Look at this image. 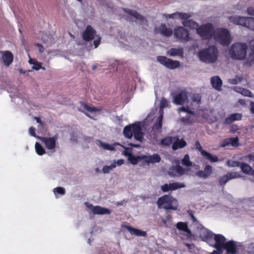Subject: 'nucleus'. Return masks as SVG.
Returning a JSON list of instances; mask_svg holds the SVG:
<instances>
[{
  "mask_svg": "<svg viewBox=\"0 0 254 254\" xmlns=\"http://www.w3.org/2000/svg\"><path fill=\"white\" fill-rule=\"evenodd\" d=\"M218 51L214 45L203 49L197 53L199 60L205 63L211 64L216 61L218 58Z\"/></svg>",
  "mask_w": 254,
  "mask_h": 254,
  "instance_id": "1",
  "label": "nucleus"
},
{
  "mask_svg": "<svg viewBox=\"0 0 254 254\" xmlns=\"http://www.w3.org/2000/svg\"><path fill=\"white\" fill-rule=\"evenodd\" d=\"M248 46L245 43H234L229 50V55L233 59L243 60L247 55Z\"/></svg>",
  "mask_w": 254,
  "mask_h": 254,
  "instance_id": "2",
  "label": "nucleus"
},
{
  "mask_svg": "<svg viewBox=\"0 0 254 254\" xmlns=\"http://www.w3.org/2000/svg\"><path fill=\"white\" fill-rule=\"evenodd\" d=\"M124 136L127 138H131L134 135V138L139 142L143 140V133L141 127L137 124L129 125L125 127L123 131Z\"/></svg>",
  "mask_w": 254,
  "mask_h": 254,
  "instance_id": "3",
  "label": "nucleus"
},
{
  "mask_svg": "<svg viewBox=\"0 0 254 254\" xmlns=\"http://www.w3.org/2000/svg\"><path fill=\"white\" fill-rule=\"evenodd\" d=\"M157 204L159 208H163L166 210H177L178 206L177 200L170 195H164L159 197Z\"/></svg>",
  "mask_w": 254,
  "mask_h": 254,
  "instance_id": "4",
  "label": "nucleus"
},
{
  "mask_svg": "<svg viewBox=\"0 0 254 254\" xmlns=\"http://www.w3.org/2000/svg\"><path fill=\"white\" fill-rule=\"evenodd\" d=\"M229 20L234 24L254 30V18L233 15L228 17Z\"/></svg>",
  "mask_w": 254,
  "mask_h": 254,
  "instance_id": "5",
  "label": "nucleus"
},
{
  "mask_svg": "<svg viewBox=\"0 0 254 254\" xmlns=\"http://www.w3.org/2000/svg\"><path fill=\"white\" fill-rule=\"evenodd\" d=\"M216 41L223 45H228L231 42V36L229 31L227 29H218L214 33Z\"/></svg>",
  "mask_w": 254,
  "mask_h": 254,
  "instance_id": "6",
  "label": "nucleus"
},
{
  "mask_svg": "<svg viewBox=\"0 0 254 254\" xmlns=\"http://www.w3.org/2000/svg\"><path fill=\"white\" fill-rule=\"evenodd\" d=\"M197 33L203 39H208L213 34V27L210 23L202 25L196 29Z\"/></svg>",
  "mask_w": 254,
  "mask_h": 254,
  "instance_id": "7",
  "label": "nucleus"
},
{
  "mask_svg": "<svg viewBox=\"0 0 254 254\" xmlns=\"http://www.w3.org/2000/svg\"><path fill=\"white\" fill-rule=\"evenodd\" d=\"M189 168H184L180 165L170 167L168 170V175L172 177H178L188 174Z\"/></svg>",
  "mask_w": 254,
  "mask_h": 254,
  "instance_id": "8",
  "label": "nucleus"
},
{
  "mask_svg": "<svg viewBox=\"0 0 254 254\" xmlns=\"http://www.w3.org/2000/svg\"><path fill=\"white\" fill-rule=\"evenodd\" d=\"M215 244L213 247L216 249V250L210 254H221L223 253L224 246L225 245L226 239L222 235L218 234L214 235Z\"/></svg>",
  "mask_w": 254,
  "mask_h": 254,
  "instance_id": "9",
  "label": "nucleus"
},
{
  "mask_svg": "<svg viewBox=\"0 0 254 254\" xmlns=\"http://www.w3.org/2000/svg\"><path fill=\"white\" fill-rule=\"evenodd\" d=\"M157 60L161 64L169 69H175L180 65L179 61H173L164 56H158Z\"/></svg>",
  "mask_w": 254,
  "mask_h": 254,
  "instance_id": "10",
  "label": "nucleus"
},
{
  "mask_svg": "<svg viewBox=\"0 0 254 254\" xmlns=\"http://www.w3.org/2000/svg\"><path fill=\"white\" fill-rule=\"evenodd\" d=\"M174 104L178 105H182L189 102L188 92L186 90H182L177 93L173 100Z\"/></svg>",
  "mask_w": 254,
  "mask_h": 254,
  "instance_id": "11",
  "label": "nucleus"
},
{
  "mask_svg": "<svg viewBox=\"0 0 254 254\" xmlns=\"http://www.w3.org/2000/svg\"><path fill=\"white\" fill-rule=\"evenodd\" d=\"M241 247L237 242L234 241L227 242L224 246L223 250L226 251V254H238Z\"/></svg>",
  "mask_w": 254,
  "mask_h": 254,
  "instance_id": "12",
  "label": "nucleus"
},
{
  "mask_svg": "<svg viewBox=\"0 0 254 254\" xmlns=\"http://www.w3.org/2000/svg\"><path fill=\"white\" fill-rule=\"evenodd\" d=\"M242 177L241 175L237 172H229L227 174L220 177L219 184L221 186H224L230 180Z\"/></svg>",
  "mask_w": 254,
  "mask_h": 254,
  "instance_id": "13",
  "label": "nucleus"
},
{
  "mask_svg": "<svg viewBox=\"0 0 254 254\" xmlns=\"http://www.w3.org/2000/svg\"><path fill=\"white\" fill-rule=\"evenodd\" d=\"M174 35L178 39L188 41L189 40V31L182 26H177L174 29Z\"/></svg>",
  "mask_w": 254,
  "mask_h": 254,
  "instance_id": "14",
  "label": "nucleus"
},
{
  "mask_svg": "<svg viewBox=\"0 0 254 254\" xmlns=\"http://www.w3.org/2000/svg\"><path fill=\"white\" fill-rule=\"evenodd\" d=\"M123 10L126 13L139 21L141 24L145 25L147 24L148 20L144 16L139 13L136 10L127 8H123Z\"/></svg>",
  "mask_w": 254,
  "mask_h": 254,
  "instance_id": "15",
  "label": "nucleus"
},
{
  "mask_svg": "<svg viewBox=\"0 0 254 254\" xmlns=\"http://www.w3.org/2000/svg\"><path fill=\"white\" fill-rule=\"evenodd\" d=\"M186 185L183 183L175 182L170 183L169 184H165L161 186V190L163 192H167L169 191H173L179 189L183 188Z\"/></svg>",
  "mask_w": 254,
  "mask_h": 254,
  "instance_id": "16",
  "label": "nucleus"
},
{
  "mask_svg": "<svg viewBox=\"0 0 254 254\" xmlns=\"http://www.w3.org/2000/svg\"><path fill=\"white\" fill-rule=\"evenodd\" d=\"M57 138L58 137L56 136L50 138L39 137V139L44 143L46 148L49 150H52L53 152L55 151Z\"/></svg>",
  "mask_w": 254,
  "mask_h": 254,
  "instance_id": "17",
  "label": "nucleus"
},
{
  "mask_svg": "<svg viewBox=\"0 0 254 254\" xmlns=\"http://www.w3.org/2000/svg\"><path fill=\"white\" fill-rule=\"evenodd\" d=\"M85 205L95 214H109L111 213L109 209L99 206H94L88 202H85Z\"/></svg>",
  "mask_w": 254,
  "mask_h": 254,
  "instance_id": "18",
  "label": "nucleus"
},
{
  "mask_svg": "<svg viewBox=\"0 0 254 254\" xmlns=\"http://www.w3.org/2000/svg\"><path fill=\"white\" fill-rule=\"evenodd\" d=\"M95 30L90 25H87L86 29L82 32V39L85 41H90L94 38Z\"/></svg>",
  "mask_w": 254,
  "mask_h": 254,
  "instance_id": "19",
  "label": "nucleus"
},
{
  "mask_svg": "<svg viewBox=\"0 0 254 254\" xmlns=\"http://www.w3.org/2000/svg\"><path fill=\"white\" fill-rule=\"evenodd\" d=\"M192 14L190 13H183L179 12H176L172 14H163V16L166 18H172L173 19H186L190 18L192 16Z\"/></svg>",
  "mask_w": 254,
  "mask_h": 254,
  "instance_id": "20",
  "label": "nucleus"
},
{
  "mask_svg": "<svg viewBox=\"0 0 254 254\" xmlns=\"http://www.w3.org/2000/svg\"><path fill=\"white\" fill-rule=\"evenodd\" d=\"M212 167L210 165H206L204 167L203 170L196 172L195 175L199 178L206 179L212 175Z\"/></svg>",
  "mask_w": 254,
  "mask_h": 254,
  "instance_id": "21",
  "label": "nucleus"
},
{
  "mask_svg": "<svg viewBox=\"0 0 254 254\" xmlns=\"http://www.w3.org/2000/svg\"><path fill=\"white\" fill-rule=\"evenodd\" d=\"M0 54L2 55L1 60L4 65L8 66L13 61V55L8 51H1Z\"/></svg>",
  "mask_w": 254,
  "mask_h": 254,
  "instance_id": "22",
  "label": "nucleus"
},
{
  "mask_svg": "<svg viewBox=\"0 0 254 254\" xmlns=\"http://www.w3.org/2000/svg\"><path fill=\"white\" fill-rule=\"evenodd\" d=\"M159 33L166 37H170L173 34V30L170 28H168L164 23L161 24L156 30Z\"/></svg>",
  "mask_w": 254,
  "mask_h": 254,
  "instance_id": "23",
  "label": "nucleus"
},
{
  "mask_svg": "<svg viewBox=\"0 0 254 254\" xmlns=\"http://www.w3.org/2000/svg\"><path fill=\"white\" fill-rule=\"evenodd\" d=\"M199 235L201 239L205 241H208L211 240L214 235L211 231L205 228L200 229Z\"/></svg>",
  "mask_w": 254,
  "mask_h": 254,
  "instance_id": "24",
  "label": "nucleus"
},
{
  "mask_svg": "<svg viewBox=\"0 0 254 254\" xmlns=\"http://www.w3.org/2000/svg\"><path fill=\"white\" fill-rule=\"evenodd\" d=\"M142 158L147 163H159L161 161V157L159 154L157 153L153 154L152 155H144L142 157Z\"/></svg>",
  "mask_w": 254,
  "mask_h": 254,
  "instance_id": "25",
  "label": "nucleus"
},
{
  "mask_svg": "<svg viewBox=\"0 0 254 254\" xmlns=\"http://www.w3.org/2000/svg\"><path fill=\"white\" fill-rule=\"evenodd\" d=\"M210 82L213 88L218 91L221 90L222 81L218 76L212 77L210 79Z\"/></svg>",
  "mask_w": 254,
  "mask_h": 254,
  "instance_id": "26",
  "label": "nucleus"
},
{
  "mask_svg": "<svg viewBox=\"0 0 254 254\" xmlns=\"http://www.w3.org/2000/svg\"><path fill=\"white\" fill-rule=\"evenodd\" d=\"M167 55L170 57L179 56L184 57V49L183 48H171L167 52Z\"/></svg>",
  "mask_w": 254,
  "mask_h": 254,
  "instance_id": "27",
  "label": "nucleus"
},
{
  "mask_svg": "<svg viewBox=\"0 0 254 254\" xmlns=\"http://www.w3.org/2000/svg\"><path fill=\"white\" fill-rule=\"evenodd\" d=\"M175 140L173 141L172 148L173 150H176L180 148H182L186 146L187 143L184 139H180L177 137H175Z\"/></svg>",
  "mask_w": 254,
  "mask_h": 254,
  "instance_id": "28",
  "label": "nucleus"
},
{
  "mask_svg": "<svg viewBox=\"0 0 254 254\" xmlns=\"http://www.w3.org/2000/svg\"><path fill=\"white\" fill-rule=\"evenodd\" d=\"M240 167L243 173L254 177V170L249 164L246 163H241Z\"/></svg>",
  "mask_w": 254,
  "mask_h": 254,
  "instance_id": "29",
  "label": "nucleus"
},
{
  "mask_svg": "<svg viewBox=\"0 0 254 254\" xmlns=\"http://www.w3.org/2000/svg\"><path fill=\"white\" fill-rule=\"evenodd\" d=\"M242 118V115L240 113H234L231 114L229 117L226 118L224 121L225 124H230L235 121L240 120Z\"/></svg>",
  "mask_w": 254,
  "mask_h": 254,
  "instance_id": "30",
  "label": "nucleus"
},
{
  "mask_svg": "<svg viewBox=\"0 0 254 254\" xmlns=\"http://www.w3.org/2000/svg\"><path fill=\"white\" fill-rule=\"evenodd\" d=\"M127 230L132 235H135L137 236L145 237L146 235V232L139 229L134 228L131 226H127L126 227Z\"/></svg>",
  "mask_w": 254,
  "mask_h": 254,
  "instance_id": "31",
  "label": "nucleus"
},
{
  "mask_svg": "<svg viewBox=\"0 0 254 254\" xmlns=\"http://www.w3.org/2000/svg\"><path fill=\"white\" fill-rule=\"evenodd\" d=\"M189 18H190L182 19L184 20L182 22V24L185 27H189L192 29H197L198 27V24L192 20L189 19Z\"/></svg>",
  "mask_w": 254,
  "mask_h": 254,
  "instance_id": "32",
  "label": "nucleus"
},
{
  "mask_svg": "<svg viewBox=\"0 0 254 254\" xmlns=\"http://www.w3.org/2000/svg\"><path fill=\"white\" fill-rule=\"evenodd\" d=\"M175 140V137L168 136L164 138L161 140V145L163 146H169L173 144V141Z\"/></svg>",
  "mask_w": 254,
  "mask_h": 254,
  "instance_id": "33",
  "label": "nucleus"
},
{
  "mask_svg": "<svg viewBox=\"0 0 254 254\" xmlns=\"http://www.w3.org/2000/svg\"><path fill=\"white\" fill-rule=\"evenodd\" d=\"M202 155L212 162H216L218 161V158L216 155H213L206 151H203Z\"/></svg>",
  "mask_w": 254,
  "mask_h": 254,
  "instance_id": "34",
  "label": "nucleus"
},
{
  "mask_svg": "<svg viewBox=\"0 0 254 254\" xmlns=\"http://www.w3.org/2000/svg\"><path fill=\"white\" fill-rule=\"evenodd\" d=\"M177 228L180 230L184 231L187 233L188 235H191V231L188 228L186 223L180 222L177 224Z\"/></svg>",
  "mask_w": 254,
  "mask_h": 254,
  "instance_id": "35",
  "label": "nucleus"
},
{
  "mask_svg": "<svg viewBox=\"0 0 254 254\" xmlns=\"http://www.w3.org/2000/svg\"><path fill=\"white\" fill-rule=\"evenodd\" d=\"M162 120H163V114L161 113L160 115V116H159V117L158 118L156 122L154 124V125L153 126V128L154 129L159 130L162 127Z\"/></svg>",
  "mask_w": 254,
  "mask_h": 254,
  "instance_id": "36",
  "label": "nucleus"
},
{
  "mask_svg": "<svg viewBox=\"0 0 254 254\" xmlns=\"http://www.w3.org/2000/svg\"><path fill=\"white\" fill-rule=\"evenodd\" d=\"M243 79V76L242 75H236L234 78L228 79V82L230 84L235 85L238 83H240L242 81Z\"/></svg>",
  "mask_w": 254,
  "mask_h": 254,
  "instance_id": "37",
  "label": "nucleus"
},
{
  "mask_svg": "<svg viewBox=\"0 0 254 254\" xmlns=\"http://www.w3.org/2000/svg\"><path fill=\"white\" fill-rule=\"evenodd\" d=\"M97 141L99 143L100 145L104 149L110 150V151H114L115 150V148L114 146L110 145L107 143L103 142L100 140H97Z\"/></svg>",
  "mask_w": 254,
  "mask_h": 254,
  "instance_id": "38",
  "label": "nucleus"
},
{
  "mask_svg": "<svg viewBox=\"0 0 254 254\" xmlns=\"http://www.w3.org/2000/svg\"><path fill=\"white\" fill-rule=\"evenodd\" d=\"M182 164L187 167H190L192 165V163L190 160V157L188 154H186L184 158L181 160Z\"/></svg>",
  "mask_w": 254,
  "mask_h": 254,
  "instance_id": "39",
  "label": "nucleus"
},
{
  "mask_svg": "<svg viewBox=\"0 0 254 254\" xmlns=\"http://www.w3.org/2000/svg\"><path fill=\"white\" fill-rule=\"evenodd\" d=\"M116 167V162L111 164L110 166H105L102 168V172L104 174H107L110 172L114 168Z\"/></svg>",
  "mask_w": 254,
  "mask_h": 254,
  "instance_id": "40",
  "label": "nucleus"
},
{
  "mask_svg": "<svg viewBox=\"0 0 254 254\" xmlns=\"http://www.w3.org/2000/svg\"><path fill=\"white\" fill-rule=\"evenodd\" d=\"M81 104L83 105L84 108L87 110L88 111H89V112L93 113L97 111H101V109L100 108L90 107L88 105L83 103H82Z\"/></svg>",
  "mask_w": 254,
  "mask_h": 254,
  "instance_id": "41",
  "label": "nucleus"
},
{
  "mask_svg": "<svg viewBox=\"0 0 254 254\" xmlns=\"http://www.w3.org/2000/svg\"><path fill=\"white\" fill-rule=\"evenodd\" d=\"M35 149L37 153L40 155H42L45 153V149L38 142H36L35 144Z\"/></svg>",
  "mask_w": 254,
  "mask_h": 254,
  "instance_id": "42",
  "label": "nucleus"
},
{
  "mask_svg": "<svg viewBox=\"0 0 254 254\" xmlns=\"http://www.w3.org/2000/svg\"><path fill=\"white\" fill-rule=\"evenodd\" d=\"M250 48L252 52L249 55L248 59L250 62H252L254 61V40L250 42Z\"/></svg>",
  "mask_w": 254,
  "mask_h": 254,
  "instance_id": "43",
  "label": "nucleus"
},
{
  "mask_svg": "<svg viewBox=\"0 0 254 254\" xmlns=\"http://www.w3.org/2000/svg\"><path fill=\"white\" fill-rule=\"evenodd\" d=\"M238 92L240 93L242 95L245 96H248L250 97H254L253 93L249 90L247 89L240 88V90Z\"/></svg>",
  "mask_w": 254,
  "mask_h": 254,
  "instance_id": "44",
  "label": "nucleus"
},
{
  "mask_svg": "<svg viewBox=\"0 0 254 254\" xmlns=\"http://www.w3.org/2000/svg\"><path fill=\"white\" fill-rule=\"evenodd\" d=\"M241 162L237 161L228 160L227 161V165L229 167H236L240 166Z\"/></svg>",
  "mask_w": 254,
  "mask_h": 254,
  "instance_id": "45",
  "label": "nucleus"
},
{
  "mask_svg": "<svg viewBox=\"0 0 254 254\" xmlns=\"http://www.w3.org/2000/svg\"><path fill=\"white\" fill-rule=\"evenodd\" d=\"M178 112H187L189 114H190L191 115H194V112L193 111H192L190 110H189L188 107H182L178 109Z\"/></svg>",
  "mask_w": 254,
  "mask_h": 254,
  "instance_id": "46",
  "label": "nucleus"
},
{
  "mask_svg": "<svg viewBox=\"0 0 254 254\" xmlns=\"http://www.w3.org/2000/svg\"><path fill=\"white\" fill-rule=\"evenodd\" d=\"M122 146L125 149L124 151V155L128 157L131 156L132 155V149L130 148L126 147L124 145H122Z\"/></svg>",
  "mask_w": 254,
  "mask_h": 254,
  "instance_id": "47",
  "label": "nucleus"
},
{
  "mask_svg": "<svg viewBox=\"0 0 254 254\" xmlns=\"http://www.w3.org/2000/svg\"><path fill=\"white\" fill-rule=\"evenodd\" d=\"M128 159L131 164L135 165L137 163L138 161L140 159V157L139 156H134L131 155V156L128 157Z\"/></svg>",
  "mask_w": 254,
  "mask_h": 254,
  "instance_id": "48",
  "label": "nucleus"
},
{
  "mask_svg": "<svg viewBox=\"0 0 254 254\" xmlns=\"http://www.w3.org/2000/svg\"><path fill=\"white\" fill-rule=\"evenodd\" d=\"M32 68L36 70H38L40 68L43 70H45V68L44 67H42L41 66V64L37 61H34V66L32 67Z\"/></svg>",
  "mask_w": 254,
  "mask_h": 254,
  "instance_id": "49",
  "label": "nucleus"
},
{
  "mask_svg": "<svg viewBox=\"0 0 254 254\" xmlns=\"http://www.w3.org/2000/svg\"><path fill=\"white\" fill-rule=\"evenodd\" d=\"M228 143L231 144L233 146H238L239 145V139L238 137L230 138Z\"/></svg>",
  "mask_w": 254,
  "mask_h": 254,
  "instance_id": "50",
  "label": "nucleus"
},
{
  "mask_svg": "<svg viewBox=\"0 0 254 254\" xmlns=\"http://www.w3.org/2000/svg\"><path fill=\"white\" fill-rule=\"evenodd\" d=\"M168 104L167 101L164 98H162L160 103V108L162 109L168 107Z\"/></svg>",
  "mask_w": 254,
  "mask_h": 254,
  "instance_id": "51",
  "label": "nucleus"
},
{
  "mask_svg": "<svg viewBox=\"0 0 254 254\" xmlns=\"http://www.w3.org/2000/svg\"><path fill=\"white\" fill-rule=\"evenodd\" d=\"M55 193H58L61 194H64L65 193V190L62 187H57L54 190Z\"/></svg>",
  "mask_w": 254,
  "mask_h": 254,
  "instance_id": "52",
  "label": "nucleus"
},
{
  "mask_svg": "<svg viewBox=\"0 0 254 254\" xmlns=\"http://www.w3.org/2000/svg\"><path fill=\"white\" fill-rule=\"evenodd\" d=\"M192 100L193 102H196L197 104L200 103V101H201V97L198 94H194L192 96Z\"/></svg>",
  "mask_w": 254,
  "mask_h": 254,
  "instance_id": "53",
  "label": "nucleus"
},
{
  "mask_svg": "<svg viewBox=\"0 0 254 254\" xmlns=\"http://www.w3.org/2000/svg\"><path fill=\"white\" fill-rule=\"evenodd\" d=\"M29 133L31 135L36 137L39 139V137H40L39 136H37L35 133V128L33 127H30L29 129Z\"/></svg>",
  "mask_w": 254,
  "mask_h": 254,
  "instance_id": "54",
  "label": "nucleus"
},
{
  "mask_svg": "<svg viewBox=\"0 0 254 254\" xmlns=\"http://www.w3.org/2000/svg\"><path fill=\"white\" fill-rule=\"evenodd\" d=\"M195 146L196 147V148L201 152V155L202 154L203 151H205V150L202 149V148L199 141H197L195 142Z\"/></svg>",
  "mask_w": 254,
  "mask_h": 254,
  "instance_id": "55",
  "label": "nucleus"
},
{
  "mask_svg": "<svg viewBox=\"0 0 254 254\" xmlns=\"http://www.w3.org/2000/svg\"><path fill=\"white\" fill-rule=\"evenodd\" d=\"M247 13L251 15L254 16V7L253 6L249 7L247 8Z\"/></svg>",
  "mask_w": 254,
  "mask_h": 254,
  "instance_id": "56",
  "label": "nucleus"
},
{
  "mask_svg": "<svg viewBox=\"0 0 254 254\" xmlns=\"http://www.w3.org/2000/svg\"><path fill=\"white\" fill-rule=\"evenodd\" d=\"M36 46L38 48L39 52L41 53H42L44 52L45 48L44 47L40 44H36Z\"/></svg>",
  "mask_w": 254,
  "mask_h": 254,
  "instance_id": "57",
  "label": "nucleus"
},
{
  "mask_svg": "<svg viewBox=\"0 0 254 254\" xmlns=\"http://www.w3.org/2000/svg\"><path fill=\"white\" fill-rule=\"evenodd\" d=\"M188 213L191 216L193 221H196V219L193 215V211L191 210H189L187 211Z\"/></svg>",
  "mask_w": 254,
  "mask_h": 254,
  "instance_id": "58",
  "label": "nucleus"
},
{
  "mask_svg": "<svg viewBox=\"0 0 254 254\" xmlns=\"http://www.w3.org/2000/svg\"><path fill=\"white\" fill-rule=\"evenodd\" d=\"M34 119L36 120L37 123H39L42 127H44V124L39 118L35 117Z\"/></svg>",
  "mask_w": 254,
  "mask_h": 254,
  "instance_id": "59",
  "label": "nucleus"
},
{
  "mask_svg": "<svg viewBox=\"0 0 254 254\" xmlns=\"http://www.w3.org/2000/svg\"><path fill=\"white\" fill-rule=\"evenodd\" d=\"M100 39H99L97 40H95L94 41V45L95 48H96L99 46V45L100 44Z\"/></svg>",
  "mask_w": 254,
  "mask_h": 254,
  "instance_id": "60",
  "label": "nucleus"
},
{
  "mask_svg": "<svg viewBox=\"0 0 254 254\" xmlns=\"http://www.w3.org/2000/svg\"><path fill=\"white\" fill-rule=\"evenodd\" d=\"M248 158L250 161H254V155L253 154H250Z\"/></svg>",
  "mask_w": 254,
  "mask_h": 254,
  "instance_id": "61",
  "label": "nucleus"
},
{
  "mask_svg": "<svg viewBox=\"0 0 254 254\" xmlns=\"http://www.w3.org/2000/svg\"><path fill=\"white\" fill-rule=\"evenodd\" d=\"M251 111L253 114H254V102L251 103Z\"/></svg>",
  "mask_w": 254,
  "mask_h": 254,
  "instance_id": "62",
  "label": "nucleus"
},
{
  "mask_svg": "<svg viewBox=\"0 0 254 254\" xmlns=\"http://www.w3.org/2000/svg\"><path fill=\"white\" fill-rule=\"evenodd\" d=\"M181 122L184 123H188L189 121V118L183 117L181 119Z\"/></svg>",
  "mask_w": 254,
  "mask_h": 254,
  "instance_id": "63",
  "label": "nucleus"
},
{
  "mask_svg": "<svg viewBox=\"0 0 254 254\" xmlns=\"http://www.w3.org/2000/svg\"><path fill=\"white\" fill-rule=\"evenodd\" d=\"M124 161L123 159H120L117 161V162L116 163L118 164V165L120 166L122 165L124 163Z\"/></svg>",
  "mask_w": 254,
  "mask_h": 254,
  "instance_id": "64",
  "label": "nucleus"
}]
</instances>
